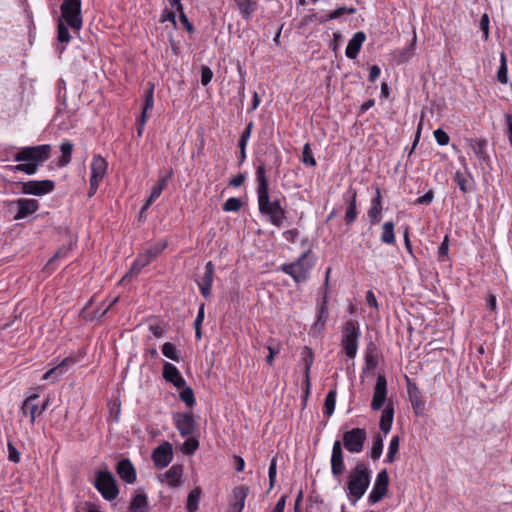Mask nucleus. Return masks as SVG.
<instances>
[{"instance_id": "obj_1", "label": "nucleus", "mask_w": 512, "mask_h": 512, "mask_svg": "<svg viewBox=\"0 0 512 512\" xmlns=\"http://www.w3.org/2000/svg\"><path fill=\"white\" fill-rule=\"evenodd\" d=\"M258 208L261 214L266 215L272 225L280 227L286 219V211L279 198L271 199L269 196L266 168L260 164L256 170Z\"/></svg>"}, {"instance_id": "obj_2", "label": "nucleus", "mask_w": 512, "mask_h": 512, "mask_svg": "<svg viewBox=\"0 0 512 512\" xmlns=\"http://www.w3.org/2000/svg\"><path fill=\"white\" fill-rule=\"evenodd\" d=\"M371 470L367 463L359 461L350 470L347 478L348 498L356 504L366 493L371 482Z\"/></svg>"}, {"instance_id": "obj_3", "label": "nucleus", "mask_w": 512, "mask_h": 512, "mask_svg": "<svg viewBox=\"0 0 512 512\" xmlns=\"http://www.w3.org/2000/svg\"><path fill=\"white\" fill-rule=\"evenodd\" d=\"M315 265V257L309 249L304 252L295 262L282 265V271L291 276L296 283L307 281L310 272Z\"/></svg>"}, {"instance_id": "obj_4", "label": "nucleus", "mask_w": 512, "mask_h": 512, "mask_svg": "<svg viewBox=\"0 0 512 512\" xmlns=\"http://www.w3.org/2000/svg\"><path fill=\"white\" fill-rule=\"evenodd\" d=\"M167 245L168 243L166 240L150 244L142 253L137 256L124 279L139 274L144 267L149 265L166 249Z\"/></svg>"}, {"instance_id": "obj_5", "label": "nucleus", "mask_w": 512, "mask_h": 512, "mask_svg": "<svg viewBox=\"0 0 512 512\" xmlns=\"http://www.w3.org/2000/svg\"><path fill=\"white\" fill-rule=\"evenodd\" d=\"M360 335V328L356 321L349 320L343 325L341 346L349 359L356 357Z\"/></svg>"}, {"instance_id": "obj_6", "label": "nucleus", "mask_w": 512, "mask_h": 512, "mask_svg": "<svg viewBox=\"0 0 512 512\" xmlns=\"http://www.w3.org/2000/svg\"><path fill=\"white\" fill-rule=\"evenodd\" d=\"M60 10V20H64L72 30L79 31L83 25L81 0H64Z\"/></svg>"}, {"instance_id": "obj_7", "label": "nucleus", "mask_w": 512, "mask_h": 512, "mask_svg": "<svg viewBox=\"0 0 512 512\" xmlns=\"http://www.w3.org/2000/svg\"><path fill=\"white\" fill-rule=\"evenodd\" d=\"M94 486L103 498L108 501L114 500L119 494L116 480L108 470H99L97 472Z\"/></svg>"}, {"instance_id": "obj_8", "label": "nucleus", "mask_w": 512, "mask_h": 512, "mask_svg": "<svg viewBox=\"0 0 512 512\" xmlns=\"http://www.w3.org/2000/svg\"><path fill=\"white\" fill-rule=\"evenodd\" d=\"M51 154V146L43 144L39 146L25 147L14 157L15 161H30L39 168Z\"/></svg>"}, {"instance_id": "obj_9", "label": "nucleus", "mask_w": 512, "mask_h": 512, "mask_svg": "<svg viewBox=\"0 0 512 512\" xmlns=\"http://www.w3.org/2000/svg\"><path fill=\"white\" fill-rule=\"evenodd\" d=\"M367 438L366 430L363 428H353L344 432L343 446L350 453H360L364 449V444Z\"/></svg>"}, {"instance_id": "obj_10", "label": "nucleus", "mask_w": 512, "mask_h": 512, "mask_svg": "<svg viewBox=\"0 0 512 512\" xmlns=\"http://www.w3.org/2000/svg\"><path fill=\"white\" fill-rule=\"evenodd\" d=\"M18 186L23 194L43 196L54 190L55 184L52 180H30L19 182Z\"/></svg>"}, {"instance_id": "obj_11", "label": "nucleus", "mask_w": 512, "mask_h": 512, "mask_svg": "<svg viewBox=\"0 0 512 512\" xmlns=\"http://www.w3.org/2000/svg\"><path fill=\"white\" fill-rule=\"evenodd\" d=\"M389 475L386 469L381 470L375 479L373 488L369 494L368 501L376 504L383 499L388 492Z\"/></svg>"}, {"instance_id": "obj_12", "label": "nucleus", "mask_w": 512, "mask_h": 512, "mask_svg": "<svg viewBox=\"0 0 512 512\" xmlns=\"http://www.w3.org/2000/svg\"><path fill=\"white\" fill-rule=\"evenodd\" d=\"M173 420L181 436L188 437L194 433L196 422L192 413H176Z\"/></svg>"}, {"instance_id": "obj_13", "label": "nucleus", "mask_w": 512, "mask_h": 512, "mask_svg": "<svg viewBox=\"0 0 512 512\" xmlns=\"http://www.w3.org/2000/svg\"><path fill=\"white\" fill-rule=\"evenodd\" d=\"M331 473L334 477L341 476L345 471L344 453L340 440H335L332 446L331 454Z\"/></svg>"}, {"instance_id": "obj_14", "label": "nucleus", "mask_w": 512, "mask_h": 512, "mask_svg": "<svg viewBox=\"0 0 512 512\" xmlns=\"http://www.w3.org/2000/svg\"><path fill=\"white\" fill-rule=\"evenodd\" d=\"M173 458L172 446L169 442H163L152 453L154 465L159 468H165L170 464Z\"/></svg>"}, {"instance_id": "obj_15", "label": "nucleus", "mask_w": 512, "mask_h": 512, "mask_svg": "<svg viewBox=\"0 0 512 512\" xmlns=\"http://www.w3.org/2000/svg\"><path fill=\"white\" fill-rule=\"evenodd\" d=\"M387 396V381L385 376L378 375L377 381L374 387L373 399L371 402V408L375 411L380 410L386 400Z\"/></svg>"}, {"instance_id": "obj_16", "label": "nucleus", "mask_w": 512, "mask_h": 512, "mask_svg": "<svg viewBox=\"0 0 512 512\" xmlns=\"http://www.w3.org/2000/svg\"><path fill=\"white\" fill-rule=\"evenodd\" d=\"M14 204L17 206V213L14 216V220L24 219L35 213L39 208L38 201L29 198L17 199L14 201Z\"/></svg>"}, {"instance_id": "obj_17", "label": "nucleus", "mask_w": 512, "mask_h": 512, "mask_svg": "<svg viewBox=\"0 0 512 512\" xmlns=\"http://www.w3.org/2000/svg\"><path fill=\"white\" fill-rule=\"evenodd\" d=\"M38 395L34 394L29 396L23 403L21 407V412L23 415L30 416V423L34 424L36 415H41L48 407V400H46L41 407L34 403L37 400Z\"/></svg>"}, {"instance_id": "obj_18", "label": "nucleus", "mask_w": 512, "mask_h": 512, "mask_svg": "<svg viewBox=\"0 0 512 512\" xmlns=\"http://www.w3.org/2000/svg\"><path fill=\"white\" fill-rule=\"evenodd\" d=\"M357 191L356 189L349 187L347 192L343 195V200L348 204V208L345 213V223L347 225L352 224L358 215L356 207Z\"/></svg>"}, {"instance_id": "obj_19", "label": "nucleus", "mask_w": 512, "mask_h": 512, "mask_svg": "<svg viewBox=\"0 0 512 512\" xmlns=\"http://www.w3.org/2000/svg\"><path fill=\"white\" fill-rule=\"evenodd\" d=\"M107 167L108 164L103 157L100 155L94 156L91 162L90 182H93L94 184H100L106 175Z\"/></svg>"}, {"instance_id": "obj_20", "label": "nucleus", "mask_w": 512, "mask_h": 512, "mask_svg": "<svg viewBox=\"0 0 512 512\" xmlns=\"http://www.w3.org/2000/svg\"><path fill=\"white\" fill-rule=\"evenodd\" d=\"M163 378L178 389L186 385V381L177 367L169 362H166L163 366Z\"/></svg>"}, {"instance_id": "obj_21", "label": "nucleus", "mask_w": 512, "mask_h": 512, "mask_svg": "<svg viewBox=\"0 0 512 512\" xmlns=\"http://www.w3.org/2000/svg\"><path fill=\"white\" fill-rule=\"evenodd\" d=\"M75 359L73 357H66L59 363L57 366L49 369L43 374V380H52L56 381L60 376L68 371V369L75 364Z\"/></svg>"}, {"instance_id": "obj_22", "label": "nucleus", "mask_w": 512, "mask_h": 512, "mask_svg": "<svg viewBox=\"0 0 512 512\" xmlns=\"http://www.w3.org/2000/svg\"><path fill=\"white\" fill-rule=\"evenodd\" d=\"M116 472L119 477L128 484H132L136 480V470L129 459L119 461Z\"/></svg>"}, {"instance_id": "obj_23", "label": "nucleus", "mask_w": 512, "mask_h": 512, "mask_svg": "<svg viewBox=\"0 0 512 512\" xmlns=\"http://www.w3.org/2000/svg\"><path fill=\"white\" fill-rule=\"evenodd\" d=\"M365 40L366 35L364 32H356L348 42V45L345 50L346 56L350 59H355Z\"/></svg>"}, {"instance_id": "obj_24", "label": "nucleus", "mask_w": 512, "mask_h": 512, "mask_svg": "<svg viewBox=\"0 0 512 512\" xmlns=\"http://www.w3.org/2000/svg\"><path fill=\"white\" fill-rule=\"evenodd\" d=\"M182 466L173 465L162 475V481L166 482L172 487H176L180 484L182 478Z\"/></svg>"}, {"instance_id": "obj_25", "label": "nucleus", "mask_w": 512, "mask_h": 512, "mask_svg": "<svg viewBox=\"0 0 512 512\" xmlns=\"http://www.w3.org/2000/svg\"><path fill=\"white\" fill-rule=\"evenodd\" d=\"M234 2L244 20H249L258 8L254 0H234Z\"/></svg>"}, {"instance_id": "obj_26", "label": "nucleus", "mask_w": 512, "mask_h": 512, "mask_svg": "<svg viewBox=\"0 0 512 512\" xmlns=\"http://www.w3.org/2000/svg\"><path fill=\"white\" fill-rule=\"evenodd\" d=\"M302 361L304 363V368H305L304 369V374H305L304 384L306 387V394H309L310 387H311L310 369L313 364V354H312V351L307 347L302 352Z\"/></svg>"}, {"instance_id": "obj_27", "label": "nucleus", "mask_w": 512, "mask_h": 512, "mask_svg": "<svg viewBox=\"0 0 512 512\" xmlns=\"http://www.w3.org/2000/svg\"><path fill=\"white\" fill-rule=\"evenodd\" d=\"M454 181L463 194L470 192L474 183L473 177L470 173H462L460 171L455 173Z\"/></svg>"}, {"instance_id": "obj_28", "label": "nucleus", "mask_w": 512, "mask_h": 512, "mask_svg": "<svg viewBox=\"0 0 512 512\" xmlns=\"http://www.w3.org/2000/svg\"><path fill=\"white\" fill-rule=\"evenodd\" d=\"M381 195L380 191L377 188L376 189V197L372 201V205L368 211V217L370 220L371 225L376 224L380 220V213H381Z\"/></svg>"}, {"instance_id": "obj_29", "label": "nucleus", "mask_w": 512, "mask_h": 512, "mask_svg": "<svg viewBox=\"0 0 512 512\" xmlns=\"http://www.w3.org/2000/svg\"><path fill=\"white\" fill-rule=\"evenodd\" d=\"M394 410L393 407L388 405L382 412L380 419V429L385 433H389L393 423Z\"/></svg>"}, {"instance_id": "obj_30", "label": "nucleus", "mask_w": 512, "mask_h": 512, "mask_svg": "<svg viewBox=\"0 0 512 512\" xmlns=\"http://www.w3.org/2000/svg\"><path fill=\"white\" fill-rule=\"evenodd\" d=\"M166 186V179L161 178L159 181L152 187L150 197L147 199L146 203L141 209V212L148 209V207L161 195L163 189Z\"/></svg>"}, {"instance_id": "obj_31", "label": "nucleus", "mask_w": 512, "mask_h": 512, "mask_svg": "<svg viewBox=\"0 0 512 512\" xmlns=\"http://www.w3.org/2000/svg\"><path fill=\"white\" fill-rule=\"evenodd\" d=\"M61 157L59 159V166L64 167L71 161L73 144L69 141H64L60 145Z\"/></svg>"}, {"instance_id": "obj_32", "label": "nucleus", "mask_w": 512, "mask_h": 512, "mask_svg": "<svg viewBox=\"0 0 512 512\" xmlns=\"http://www.w3.org/2000/svg\"><path fill=\"white\" fill-rule=\"evenodd\" d=\"M381 241L389 245L395 243L394 223L392 221H388L383 224Z\"/></svg>"}, {"instance_id": "obj_33", "label": "nucleus", "mask_w": 512, "mask_h": 512, "mask_svg": "<svg viewBox=\"0 0 512 512\" xmlns=\"http://www.w3.org/2000/svg\"><path fill=\"white\" fill-rule=\"evenodd\" d=\"M200 498L201 490L199 488H195L189 493L186 504L188 512H196L198 510Z\"/></svg>"}, {"instance_id": "obj_34", "label": "nucleus", "mask_w": 512, "mask_h": 512, "mask_svg": "<svg viewBox=\"0 0 512 512\" xmlns=\"http://www.w3.org/2000/svg\"><path fill=\"white\" fill-rule=\"evenodd\" d=\"M469 145L474 152V154L481 160H485L487 158L486 153V140L479 139V140H470Z\"/></svg>"}, {"instance_id": "obj_35", "label": "nucleus", "mask_w": 512, "mask_h": 512, "mask_svg": "<svg viewBox=\"0 0 512 512\" xmlns=\"http://www.w3.org/2000/svg\"><path fill=\"white\" fill-rule=\"evenodd\" d=\"M497 80L501 84H507L508 82V67L505 53L500 54V66L497 71Z\"/></svg>"}, {"instance_id": "obj_36", "label": "nucleus", "mask_w": 512, "mask_h": 512, "mask_svg": "<svg viewBox=\"0 0 512 512\" xmlns=\"http://www.w3.org/2000/svg\"><path fill=\"white\" fill-rule=\"evenodd\" d=\"M335 404H336V391L330 390L325 398L324 414H326L327 416H331L335 410Z\"/></svg>"}, {"instance_id": "obj_37", "label": "nucleus", "mask_w": 512, "mask_h": 512, "mask_svg": "<svg viewBox=\"0 0 512 512\" xmlns=\"http://www.w3.org/2000/svg\"><path fill=\"white\" fill-rule=\"evenodd\" d=\"M162 353L165 357H167L173 361H176V362L180 361L179 352L177 351L176 347L170 342H166L163 344Z\"/></svg>"}, {"instance_id": "obj_38", "label": "nucleus", "mask_w": 512, "mask_h": 512, "mask_svg": "<svg viewBox=\"0 0 512 512\" xmlns=\"http://www.w3.org/2000/svg\"><path fill=\"white\" fill-rule=\"evenodd\" d=\"M147 507V497L145 494H137L130 503V511L137 512Z\"/></svg>"}, {"instance_id": "obj_39", "label": "nucleus", "mask_w": 512, "mask_h": 512, "mask_svg": "<svg viewBox=\"0 0 512 512\" xmlns=\"http://www.w3.org/2000/svg\"><path fill=\"white\" fill-rule=\"evenodd\" d=\"M179 393L180 399L188 406L193 407L195 405V397L193 390L190 387H182Z\"/></svg>"}, {"instance_id": "obj_40", "label": "nucleus", "mask_w": 512, "mask_h": 512, "mask_svg": "<svg viewBox=\"0 0 512 512\" xmlns=\"http://www.w3.org/2000/svg\"><path fill=\"white\" fill-rule=\"evenodd\" d=\"M213 277H214V265L211 261H209L205 265V272H204L203 276L201 277L200 281L198 282V284L212 285Z\"/></svg>"}, {"instance_id": "obj_41", "label": "nucleus", "mask_w": 512, "mask_h": 512, "mask_svg": "<svg viewBox=\"0 0 512 512\" xmlns=\"http://www.w3.org/2000/svg\"><path fill=\"white\" fill-rule=\"evenodd\" d=\"M382 450H383V439L381 438V436L377 435L374 438L373 446H372V449L370 452L371 458L374 461L378 460L382 454Z\"/></svg>"}, {"instance_id": "obj_42", "label": "nucleus", "mask_w": 512, "mask_h": 512, "mask_svg": "<svg viewBox=\"0 0 512 512\" xmlns=\"http://www.w3.org/2000/svg\"><path fill=\"white\" fill-rule=\"evenodd\" d=\"M57 39L61 43H66V44L69 43V41L71 39V36H70L67 26L61 20H59L58 25H57Z\"/></svg>"}, {"instance_id": "obj_43", "label": "nucleus", "mask_w": 512, "mask_h": 512, "mask_svg": "<svg viewBox=\"0 0 512 512\" xmlns=\"http://www.w3.org/2000/svg\"><path fill=\"white\" fill-rule=\"evenodd\" d=\"M199 446V442L194 437H188L182 445V452L184 454L190 455L193 454Z\"/></svg>"}, {"instance_id": "obj_44", "label": "nucleus", "mask_w": 512, "mask_h": 512, "mask_svg": "<svg viewBox=\"0 0 512 512\" xmlns=\"http://www.w3.org/2000/svg\"><path fill=\"white\" fill-rule=\"evenodd\" d=\"M398 450H399V437L394 436L391 439L390 444H389L388 453L386 456L387 463H392L394 461L395 454L398 452Z\"/></svg>"}, {"instance_id": "obj_45", "label": "nucleus", "mask_w": 512, "mask_h": 512, "mask_svg": "<svg viewBox=\"0 0 512 512\" xmlns=\"http://www.w3.org/2000/svg\"><path fill=\"white\" fill-rule=\"evenodd\" d=\"M242 206V202L239 198L231 197L227 199L223 205V210L226 212H236Z\"/></svg>"}, {"instance_id": "obj_46", "label": "nucleus", "mask_w": 512, "mask_h": 512, "mask_svg": "<svg viewBox=\"0 0 512 512\" xmlns=\"http://www.w3.org/2000/svg\"><path fill=\"white\" fill-rule=\"evenodd\" d=\"M409 395L411 406L417 412L423 406V402L420 398V392L418 391L417 388H414L413 390H409Z\"/></svg>"}, {"instance_id": "obj_47", "label": "nucleus", "mask_w": 512, "mask_h": 512, "mask_svg": "<svg viewBox=\"0 0 512 512\" xmlns=\"http://www.w3.org/2000/svg\"><path fill=\"white\" fill-rule=\"evenodd\" d=\"M24 162L25 163H20V164L14 166L13 169L15 171L25 172L28 175H33L37 172L38 168L36 167L35 164H33L30 161H24Z\"/></svg>"}, {"instance_id": "obj_48", "label": "nucleus", "mask_w": 512, "mask_h": 512, "mask_svg": "<svg viewBox=\"0 0 512 512\" xmlns=\"http://www.w3.org/2000/svg\"><path fill=\"white\" fill-rule=\"evenodd\" d=\"M302 161L304 164L306 165H309V166H315L316 165V161L313 157V154H312V150L310 148V145L308 143H306L303 147V151H302Z\"/></svg>"}, {"instance_id": "obj_49", "label": "nucleus", "mask_w": 512, "mask_h": 512, "mask_svg": "<svg viewBox=\"0 0 512 512\" xmlns=\"http://www.w3.org/2000/svg\"><path fill=\"white\" fill-rule=\"evenodd\" d=\"M249 493V489L247 486H237L233 489V498H234V501H244L245 502V499L247 497Z\"/></svg>"}, {"instance_id": "obj_50", "label": "nucleus", "mask_w": 512, "mask_h": 512, "mask_svg": "<svg viewBox=\"0 0 512 512\" xmlns=\"http://www.w3.org/2000/svg\"><path fill=\"white\" fill-rule=\"evenodd\" d=\"M356 12V9L351 7V8H348V7H339L338 9L332 11L329 15H328V19L329 20H333V19H337L339 17H341L343 14L345 13H348V14H354Z\"/></svg>"}, {"instance_id": "obj_51", "label": "nucleus", "mask_w": 512, "mask_h": 512, "mask_svg": "<svg viewBox=\"0 0 512 512\" xmlns=\"http://www.w3.org/2000/svg\"><path fill=\"white\" fill-rule=\"evenodd\" d=\"M268 355L266 357V363L270 366L273 365V359L274 357L279 354L280 352V346L279 344L273 345L272 343H269L267 345Z\"/></svg>"}, {"instance_id": "obj_52", "label": "nucleus", "mask_w": 512, "mask_h": 512, "mask_svg": "<svg viewBox=\"0 0 512 512\" xmlns=\"http://www.w3.org/2000/svg\"><path fill=\"white\" fill-rule=\"evenodd\" d=\"M434 137L437 143L441 146L447 145L449 143L448 134L440 128L434 131Z\"/></svg>"}, {"instance_id": "obj_53", "label": "nucleus", "mask_w": 512, "mask_h": 512, "mask_svg": "<svg viewBox=\"0 0 512 512\" xmlns=\"http://www.w3.org/2000/svg\"><path fill=\"white\" fill-rule=\"evenodd\" d=\"M448 251H449L448 236H445L444 240L442 241V243L440 244V246L438 248V257H439L440 261L446 260V258L448 257Z\"/></svg>"}, {"instance_id": "obj_54", "label": "nucleus", "mask_w": 512, "mask_h": 512, "mask_svg": "<svg viewBox=\"0 0 512 512\" xmlns=\"http://www.w3.org/2000/svg\"><path fill=\"white\" fill-rule=\"evenodd\" d=\"M252 128H253V123L250 122L246 126L244 131L242 132V135H241L240 140H239V146H247V143H248V141L250 139V136H251Z\"/></svg>"}, {"instance_id": "obj_55", "label": "nucleus", "mask_w": 512, "mask_h": 512, "mask_svg": "<svg viewBox=\"0 0 512 512\" xmlns=\"http://www.w3.org/2000/svg\"><path fill=\"white\" fill-rule=\"evenodd\" d=\"M480 29L483 32L484 40H488V38H489V17L486 13L483 14L480 19Z\"/></svg>"}, {"instance_id": "obj_56", "label": "nucleus", "mask_w": 512, "mask_h": 512, "mask_svg": "<svg viewBox=\"0 0 512 512\" xmlns=\"http://www.w3.org/2000/svg\"><path fill=\"white\" fill-rule=\"evenodd\" d=\"M327 317H328V310H327L326 302L323 301V303L321 304L319 311H318L317 324L324 325L327 320Z\"/></svg>"}, {"instance_id": "obj_57", "label": "nucleus", "mask_w": 512, "mask_h": 512, "mask_svg": "<svg viewBox=\"0 0 512 512\" xmlns=\"http://www.w3.org/2000/svg\"><path fill=\"white\" fill-rule=\"evenodd\" d=\"M8 459L14 463H18L20 461V452L10 442L8 443Z\"/></svg>"}, {"instance_id": "obj_58", "label": "nucleus", "mask_w": 512, "mask_h": 512, "mask_svg": "<svg viewBox=\"0 0 512 512\" xmlns=\"http://www.w3.org/2000/svg\"><path fill=\"white\" fill-rule=\"evenodd\" d=\"M213 77V72L209 67H203L201 70V83L203 86L208 85Z\"/></svg>"}, {"instance_id": "obj_59", "label": "nucleus", "mask_w": 512, "mask_h": 512, "mask_svg": "<svg viewBox=\"0 0 512 512\" xmlns=\"http://www.w3.org/2000/svg\"><path fill=\"white\" fill-rule=\"evenodd\" d=\"M434 198V192L432 190L427 191L423 196L416 199L415 203L419 205H429Z\"/></svg>"}, {"instance_id": "obj_60", "label": "nucleus", "mask_w": 512, "mask_h": 512, "mask_svg": "<svg viewBox=\"0 0 512 512\" xmlns=\"http://www.w3.org/2000/svg\"><path fill=\"white\" fill-rule=\"evenodd\" d=\"M153 90H154V86L151 85L146 94L145 104L143 107V109H145V111L151 110L153 108V105H154Z\"/></svg>"}, {"instance_id": "obj_61", "label": "nucleus", "mask_w": 512, "mask_h": 512, "mask_svg": "<svg viewBox=\"0 0 512 512\" xmlns=\"http://www.w3.org/2000/svg\"><path fill=\"white\" fill-rule=\"evenodd\" d=\"M268 476H269V483H270V489L274 486L275 480H276V458H273L271 460L269 470H268Z\"/></svg>"}, {"instance_id": "obj_62", "label": "nucleus", "mask_w": 512, "mask_h": 512, "mask_svg": "<svg viewBox=\"0 0 512 512\" xmlns=\"http://www.w3.org/2000/svg\"><path fill=\"white\" fill-rule=\"evenodd\" d=\"M505 119H506V125H507L506 135H507L509 143L512 147V115L505 114Z\"/></svg>"}, {"instance_id": "obj_63", "label": "nucleus", "mask_w": 512, "mask_h": 512, "mask_svg": "<svg viewBox=\"0 0 512 512\" xmlns=\"http://www.w3.org/2000/svg\"><path fill=\"white\" fill-rule=\"evenodd\" d=\"M204 308H205L204 304H201L199 307L196 319L194 321V327H201L203 320H204V316H205Z\"/></svg>"}, {"instance_id": "obj_64", "label": "nucleus", "mask_w": 512, "mask_h": 512, "mask_svg": "<svg viewBox=\"0 0 512 512\" xmlns=\"http://www.w3.org/2000/svg\"><path fill=\"white\" fill-rule=\"evenodd\" d=\"M380 68L377 65H373L369 71V80L374 82L380 75Z\"/></svg>"}]
</instances>
